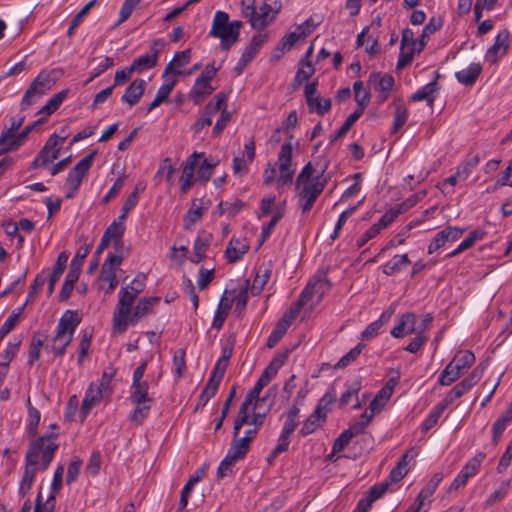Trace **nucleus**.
<instances>
[{
  "mask_svg": "<svg viewBox=\"0 0 512 512\" xmlns=\"http://www.w3.org/2000/svg\"><path fill=\"white\" fill-rule=\"evenodd\" d=\"M58 433L51 432L40 437L28 438L29 446L25 455V465L18 493L25 496L33 486L37 471H46L50 466L59 444Z\"/></svg>",
  "mask_w": 512,
  "mask_h": 512,
  "instance_id": "nucleus-1",
  "label": "nucleus"
},
{
  "mask_svg": "<svg viewBox=\"0 0 512 512\" xmlns=\"http://www.w3.org/2000/svg\"><path fill=\"white\" fill-rule=\"evenodd\" d=\"M242 26V21H230L227 12L218 10L214 14L208 36L219 39L220 49L227 52L239 41Z\"/></svg>",
  "mask_w": 512,
  "mask_h": 512,
  "instance_id": "nucleus-2",
  "label": "nucleus"
},
{
  "mask_svg": "<svg viewBox=\"0 0 512 512\" xmlns=\"http://www.w3.org/2000/svg\"><path fill=\"white\" fill-rule=\"evenodd\" d=\"M241 13L242 16L247 18L250 25L255 30H261L273 23L281 10V4L274 2V6L267 3L266 1L257 8L255 0H249L246 3L245 0L241 1Z\"/></svg>",
  "mask_w": 512,
  "mask_h": 512,
  "instance_id": "nucleus-3",
  "label": "nucleus"
},
{
  "mask_svg": "<svg viewBox=\"0 0 512 512\" xmlns=\"http://www.w3.org/2000/svg\"><path fill=\"white\" fill-rule=\"evenodd\" d=\"M475 362V355L471 351L457 353L452 361L442 370L438 377L441 386H449L458 380Z\"/></svg>",
  "mask_w": 512,
  "mask_h": 512,
  "instance_id": "nucleus-4",
  "label": "nucleus"
},
{
  "mask_svg": "<svg viewBox=\"0 0 512 512\" xmlns=\"http://www.w3.org/2000/svg\"><path fill=\"white\" fill-rule=\"evenodd\" d=\"M325 188V183L322 181H314L311 183H295L296 195L298 198V207L302 215L308 214L318 197L321 195Z\"/></svg>",
  "mask_w": 512,
  "mask_h": 512,
  "instance_id": "nucleus-5",
  "label": "nucleus"
},
{
  "mask_svg": "<svg viewBox=\"0 0 512 512\" xmlns=\"http://www.w3.org/2000/svg\"><path fill=\"white\" fill-rule=\"evenodd\" d=\"M134 302L135 298L128 293V287H122L118 293V304L112 319L115 331L119 333L126 331Z\"/></svg>",
  "mask_w": 512,
  "mask_h": 512,
  "instance_id": "nucleus-6",
  "label": "nucleus"
},
{
  "mask_svg": "<svg viewBox=\"0 0 512 512\" xmlns=\"http://www.w3.org/2000/svg\"><path fill=\"white\" fill-rule=\"evenodd\" d=\"M292 154V144L284 143L281 146L277 160L278 170L280 174L276 180L278 188L286 185H291L293 183L295 168H293L292 166Z\"/></svg>",
  "mask_w": 512,
  "mask_h": 512,
  "instance_id": "nucleus-7",
  "label": "nucleus"
},
{
  "mask_svg": "<svg viewBox=\"0 0 512 512\" xmlns=\"http://www.w3.org/2000/svg\"><path fill=\"white\" fill-rule=\"evenodd\" d=\"M330 287V280L325 274H316L302 290L299 296V306H304L314 295L321 299Z\"/></svg>",
  "mask_w": 512,
  "mask_h": 512,
  "instance_id": "nucleus-8",
  "label": "nucleus"
},
{
  "mask_svg": "<svg viewBox=\"0 0 512 512\" xmlns=\"http://www.w3.org/2000/svg\"><path fill=\"white\" fill-rule=\"evenodd\" d=\"M97 151H92L83 157L68 173L65 186L80 188L85 176L92 167Z\"/></svg>",
  "mask_w": 512,
  "mask_h": 512,
  "instance_id": "nucleus-9",
  "label": "nucleus"
},
{
  "mask_svg": "<svg viewBox=\"0 0 512 512\" xmlns=\"http://www.w3.org/2000/svg\"><path fill=\"white\" fill-rule=\"evenodd\" d=\"M268 38L267 34H256L252 37L249 45L243 51L237 65L235 66V73L237 75H241L247 65L256 57L259 53L262 45L266 42Z\"/></svg>",
  "mask_w": 512,
  "mask_h": 512,
  "instance_id": "nucleus-10",
  "label": "nucleus"
},
{
  "mask_svg": "<svg viewBox=\"0 0 512 512\" xmlns=\"http://www.w3.org/2000/svg\"><path fill=\"white\" fill-rule=\"evenodd\" d=\"M49 77L47 75H38L29 85L21 100V109L26 110L35 102L34 97H40L49 89Z\"/></svg>",
  "mask_w": 512,
  "mask_h": 512,
  "instance_id": "nucleus-11",
  "label": "nucleus"
},
{
  "mask_svg": "<svg viewBox=\"0 0 512 512\" xmlns=\"http://www.w3.org/2000/svg\"><path fill=\"white\" fill-rule=\"evenodd\" d=\"M465 231L466 228L447 226L443 230L436 233L428 246V254H432L441 247H444L447 242H454L458 240L463 235V233H465Z\"/></svg>",
  "mask_w": 512,
  "mask_h": 512,
  "instance_id": "nucleus-12",
  "label": "nucleus"
},
{
  "mask_svg": "<svg viewBox=\"0 0 512 512\" xmlns=\"http://www.w3.org/2000/svg\"><path fill=\"white\" fill-rule=\"evenodd\" d=\"M162 39L155 40L151 45V54L142 55L133 60L130 65L134 72L142 73L146 70L154 68L158 63L159 50L157 46H163Z\"/></svg>",
  "mask_w": 512,
  "mask_h": 512,
  "instance_id": "nucleus-13",
  "label": "nucleus"
},
{
  "mask_svg": "<svg viewBox=\"0 0 512 512\" xmlns=\"http://www.w3.org/2000/svg\"><path fill=\"white\" fill-rule=\"evenodd\" d=\"M72 340V335L55 329L51 342L45 346V351L52 353L55 358L62 357Z\"/></svg>",
  "mask_w": 512,
  "mask_h": 512,
  "instance_id": "nucleus-14",
  "label": "nucleus"
},
{
  "mask_svg": "<svg viewBox=\"0 0 512 512\" xmlns=\"http://www.w3.org/2000/svg\"><path fill=\"white\" fill-rule=\"evenodd\" d=\"M204 153L194 152L186 161L183 166L182 174L180 177L181 192L186 194L194 183L195 168L198 164V158L202 157Z\"/></svg>",
  "mask_w": 512,
  "mask_h": 512,
  "instance_id": "nucleus-15",
  "label": "nucleus"
},
{
  "mask_svg": "<svg viewBox=\"0 0 512 512\" xmlns=\"http://www.w3.org/2000/svg\"><path fill=\"white\" fill-rule=\"evenodd\" d=\"M147 83L144 79L136 78L126 88L124 94L121 97V101L126 103L129 107H133L139 103L143 96Z\"/></svg>",
  "mask_w": 512,
  "mask_h": 512,
  "instance_id": "nucleus-16",
  "label": "nucleus"
},
{
  "mask_svg": "<svg viewBox=\"0 0 512 512\" xmlns=\"http://www.w3.org/2000/svg\"><path fill=\"white\" fill-rule=\"evenodd\" d=\"M160 302L159 297H144L138 301L133 313L129 316V324L135 325L140 319L153 312V308Z\"/></svg>",
  "mask_w": 512,
  "mask_h": 512,
  "instance_id": "nucleus-17",
  "label": "nucleus"
},
{
  "mask_svg": "<svg viewBox=\"0 0 512 512\" xmlns=\"http://www.w3.org/2000/svg\"><path fill=\"white\" fill-rule=\"evenodd\" d=\"M390 333L394 338H403L408 334L416 333V315L408 312L399 316L398 324Z\"/></svg>",
  "mask_w": 512,
  "mask_h": 512,
  "instance_id": "nucleus-18",
  "label": "nucleus"
},
{
  "mask_svg": "<svg viewBox=\"0 0 512 512\" xmlns=\"http://www.w3.org/2000/svg\"><path fill=\"white\" fill-rule=\"evenodd\" d=\"M249 250V243L246 238L232 237L226 247L225 257L229 263H236Z\"/></svg>",
  "mask_w": 512,
  "mask_h": 512,
  "instance_id": "nucleus-19",
  "label": "nucleus"
},
{
  "mask_svg": "<svg viewBox=\"0 0 512 512\" xmlns=\"http://www.w3.org/2000/svg\"><path fill=\"white\" fill-rule=\"evenodd\" d=\"M272 269V261H268L267 263H263L261 266H259L250 287V291L253 296H257L262 292L264 286L267 284L271 277Z\"/></svg>",
  "mask_w": 512,
  "mask_h": 512,
  "instance_id": "nucleus-20",
  "label": "nucleus"
},
{
  "mask_svg": "<svg viewBox=\"0 0 512 512\" xmlns=\"http://www.w3.org/2000/svg\"><path fill=\"white\" fill-rule=\"evenodd\" d=\"M509 33L507 31L500 32L496 38L494 44L487 51V58L492 63L498 61L499 56L506 54L509 43Z\"/></svg>",
  "mask_w": 512,
  "mask_h": 512,
  "instance_id": "nucleus-21",
  "label": "nucleus"
},
{
  "mask_svg": "<svg viewBox=\"0 0 512 512\" xmlns=\"http://www.w3.org/2000/svg\"><path fill=\"white\" fill-rule=\"evenodd\" d=\"M438 89V83L435 79L413 93L409 100L410 102L426 101L427 104L432 107L436 99V92Z\"/></svg>",
  "mask_w": 512,
  "mask_h": 512,
  "instance_id": "nucleus-22",
  "label": "nucleus"
},
{
  "mask_svg": "<svg viewBox=\"0 0 512 512\" xmlns=\"http://www.w3.org/2000/svg\"><path fill=\"white\" fill-rule=\"evenodd\" d=\"M214 88L205 80L197 78L189 92V98L195 105L201 104L212 92Z\"/></svg>",
  "mask_w": 512,
  "mask_h": 512,
  "instance_id": "nucleus-23",
  "label": "nucleus"
},
{
  "mask_svg": "<svg viewBox=\"0 0 512 512\" xmlns=\"http://www.w3.org/2000/svg\"><path fill=\"white\" fill-rule=\"evenodd\" d=\"M80 322L81 317L78 315L77 311L66 310L59 319L56 329L73 336Z\"/></svg>",
  "mask_w": 512,
  "mask_h": 512,
  "instance_id": "nucleus-24",
  "label": "nucleus"
},
{
  "mask_svg": "<svg viewBox=\"0 0 512 512\" xmlns=\"http://www.w3.org/2000/svg\"><path fill=\"white\" fill-rule=\"evenodd\" d=\"M482 72L480 63H471L468 67L455 73L457 81L465 86H472Z\"/></svg>",
  "mask_w": 512,
  "mask_h": 512,
  "instance_id": "nucleus-25",
  "label": "nucleus"
},
{
  "mask_svg": "<svg viewBox=\"0 0 512 512\" xmlns=\"http://www.w3.org/2000/svg\"><path fill=\"white\" fill-rule=\"evenodd\" d=\"M191 59V50L186 49L181 52H176L173 59L166 65L163 75V78L168 77L169 75L178 76L181 74V71L175 70L173 68L174 65H177L178 67H184L190 62Z\"/></svg>",
  "mask_w": 512,
  "mask_h": 512,
  "instance_id": "nucleus-26",
  "label": "nucleus"
},
{
  "mask_svg": "<svg viewBox=\"0 0 512 512\" xmlns=\"http://www.w3.org/2000/svg\"><path fill=\"white\" fill-rule=\"evenodd\" d=\"M149 384L147 381H132L130 401L132 404H139L140 402H153L149 396Z\"/></svg>",
  "mask_w": 512,
  "mask_h": 512,
  "instance_id": "nucleus-27",
  "label": "nucleus"
},
{
  "mask_svg": "<svg viewBox=\"0 0 512 512\" xmlns=\"http://www.w3.org/2000/svg\"><path fill=\"white\" fill-rule=\"evenodd\" d=\"M23 145V141H18L16 131L2 130L0 135V155L17 150Z\"/></svg>",
  "mask_w": 512,
  "mask_h": 512,
  "instance_id": "nucleus-28",
  "label": "nucleus"
},
{
  "mask_svg": "<svg viewBox=\"0 0 512 512\" xmlns=\"http://www.w3.org/2000/svg\"><path fill=\"white\" fill-rule=\"evenodd\" d=\"M69 255L67 252L63 251L58 255L57 261L53 267V272L50 275L49 281H48V287L47 292L48 295H51L54 291L55 284L60 279L62 273L64 272L67 261H68Z\"/></svg>",
  "mask_w": 512,
  "mask_h": 512,
  "instance_id": "nucleus-29",
  "label": "nucleus"
},
{
  "mask_svg": "<svg viewBox=\"0 0 512 512\" xmlns=\"http://www.w3.org/2000/svg\"><path fill=\"white\" fill-rule=\"evenodd\" d=\"M124 220H114L105 230L103 236L106 237L109 241L113 240L114 247L116 250H119L123 246L122 236L125 231V227L123 224Z\"/></svg>",
  "mask_w": 512,
  "mask_h": 512,
  "instance_id": "nucleus-30",
  "label": "nucleus"
},
{
  "mask_svg": "<svg viewBox=\"0 0 512 512\" xmlns=\"http://www.w3.org/2000/svg\"><path fill=\"white\" fill-rule=\"evenodd\" d=\"M201 199H194L190 209L184 216V229L190 230L202 218L207 207H203Z\"/></svg>",
  "mask_w": 512,
  "mask_h": 512,
  "instance_id": "nucleus-31",
  "label": "nucleus"
},
{
  "mask_svg": "<svg viewBox=\"0 0 512 512\" xmlns=\"http://www.w3.org/2000/svg\"><path fill=\"white\" fill-rule=\"evenodd\" d=\"M165 82L159 87L154 100L150 103L147 108V112H151L153 109L158 107L162 102H164L172 92L174 86L177 83V79L175 77L168 79V77L164 78Z\"/></svg>",
  "mask_w": 512,
  "mask_h": 512,
  "instance_id": "nucleus-32",
  "label": "nucleus"
},
{
  "mask_svg": "<svg viewBox=\"0 0 512 512\" xmlns=\"http://www.w3.org/2000/svg\"><path fill=\"white\" fill-rule=\"evenodd\" d=\"M369 82L378 84V90L382 92V95L380 96L381 101H385L387 99L388 93L392 90L395 83L392 75H381L380 73H372L369 77Z\"/></svg>",
  "mask_w": 512,
  "mask_h": 512,
  "instance_id": "nucleus-33",
  "label": "nucleus"
},
{
  "mask_svg": "<svg viewBox=\"0 0 512 512\" xmlns=\"http://www.w3.org/2000/svg\"><path fill=\"white\" fill-rule=\"evenodd\" d=\"M276 375L269 369L265 368L259 379L255 383L253 389L249 392L246 399L254 402L255 405L260 401L259 395L261 390L267 386Z\"/></svg>",
  "mask_w": 512,
  "mask_h": 512,
  "instance_id": "nucleus-34",
  "label": "nucleus"
},
{
  "mask_svg": "<svg viewBox=\"0 0 512 512\" xmlns=\"http://www.w3.org/2000/svg\"><path fill=\"white\" fill-rule=\"evenodd\" d=\"M320 408H315L314 412L306 419L299 434L306 437L312 434L326 420V416L320 412Z\"/></svg>",
  "mask_w": 512,
  "mask_h": 512,
  "instance_id": "nucleus-35",
  "label": "nucleus"
},
{
  "mask_svg": "<svg viewBox=\"0 0 512 512\" xmlns=\"http://www.w3.org/2000/svg\"><path fill=\"white\" fill-rule=\"evenodd\" d=\"M55 137H49L44 147L38 153L41 164L47 166L53 160L57 159L60 153V147L55 145Z\"/></svg>",
  "mask_w": 512,
  "mask_h": 512,
  "instance_id": "nucleus-36",
  "label": "nucleus"
},
{
  "mask_svg": "<svg viewBox=\"0 0 512 512\" xmlns=\"http://www.w3.org/2000/svg\"><path fill=\"white\" fill-rule=\"evenodd\" d=\"M409 453L403 454L396 466L390 471L386 481L390 483H397L401 481L408 473Z\"/></svg>",
  "mask_w": 512,
  "mask_h": 512,
  "instance_id": "nucleus-37",
  "label": "nucleus"
},
{
  "mask_svg": "<svg viewBox=\"0 0 512 512\" xmlns=\"http://www.w3.org/2000/svg\"><path fill=\"white\" fill-rule=\"evenodd\" d=\"M146 185L143 182L136 184L134 190L129 194L125 203L122 206V214L119 216L120 220H125L127 214L137 205L139 201V194L143 192Z\"/></svg>",
  "mask_w": 512,
  "mask_h": 512,
  "instance_id": "nucleus-38",
  "label": "nucleus"
},
{
  "mask_svg": "<svg viewBox=\"0 0 512 512\" xmlns=\"http://www.w3.org/2000/svg\"><path fill=\"white\" fill-rule=\"evenodd\" d=\"M395 113L391 133L396 134L405 125L408 120L409 112L405 104L401 101L395 102Z\"/></svg>",
  "mask_w": 512,
  "mask_h": 512,
  "instance_id": "nucleus-39",
  "label": "nucleus"
},
{
  "mask_svg": "<svg viewBox=\"0 0 512 512\" xmlns=\"http://www.w3.org/2000/svg\"><path fill=\"white\" fill-rule=\"evenodd\" d=\"M390 317L391 313L383 312L376 321L370 323L365 330L362 331V339L371 340L376 337L379 330L389 321Z\"/></svg>",
  "mask_w": 512,
  "mask_h": 512,
  "instance_id": "nucleus-40",
  "label": "nucleus"
},
{
  "mask_svg": "<svg viewBox=\"0 0 512 512\" xmlns=\"http://www.w3.org/2000/svg\"><path fill=\"white\" fill-rule=\"evenodd\" d=\"M45 335L35 332L32 336L28 350V365L32 366L35 361L39 360L40 352L45 342Z\"/></svg>",
  "mask_w": 512,
  "mask_h": 512,
  "instance_id": "nucleus-41",
  "label": "nucleus"
},
{
  "mask_svg": "<svg viewBox=\"0 0 512 512\" xmlns=\"http://www.w3.org/2000/svg\"><path fill=\"white\" fill-rule=\"evenodd\" d=\"M392 392V386L385 385L382 387L370 402L369 410L373 412H380L385 406L386 402L390 399Z\"/></svg>",
  "mask_w": 512,
  "mask_h": 512,
  "instance_id": "nucleus-42",
  "label": "nucleus"
},
{
  "mask_svg": "<svg viewBox=\"0 0 512 512\" xmlns=\"http://www.w3.org/2000/svg\"><path fill=\"white\" fill-rule=\"evenodd\" d=\"M67 95H68L67 89L61 90L60 92L56 93L39 110L38 114H44L46 116H50L52 113H54L60 107V105L63 103V101L67 98Z\"/></svg>",
  "mask_w": 512,
  "mask_h": 512,
  "instance_id": "nucleus-43",
  "label": "nucleus"
},
{
  "mask_svg": "<svg viewBox=\"0 0 512 512\" xmlns=\"http://www.w3.org/2000/svg\"><path fill=\"white\" fill-rule=\"evenodd\" d=\"M408 264H410V259L407 254L395 255L391 260L384 264L383 273L391 276Z\"/></svg>",
  "mask_w": 512,
  "mask_h": 512,
  "instance_id": "nucleus-44",
  "label": "nucleus"
},
{
  "mask_svg": "<svg viewBox=\"0 0 512 512\" xmlns=\"http://www.w3.org/2000/svg\"><path fill=\"white\" fill-rule=\"evenodd\" d=\"M135 408L129 416V420L135 425H142L144 420L148 417L149 412L152 407V402H140L139 404H134Z\"/></svg>",
  "mask_w": 512,
  "mask_h": 512,
  "instance_id": "nucleus-45",
  "label": "nucleus"
},
{
  "mask_svg": "<svg viewBox=\"0 0 512 512\" xmlns=\"http://www.w3.org/2000/svg\"><path fill=\"white\" fill-rule=\"evenodd\" d=\"M290 327V320L280 319L276 324V327L273 329L271 334L267 340V347L273 348L286 334L288 328Z\"/></svg>",
  "mask_w": 512,
  "mask_h": 512,
  "instance_id": "nucleus-46",
  "label": "nucleus"
},
{
  "mask_svg": "<svg viewBox=\"0 0 512 512\" xmlns=\"http://www.w3.org/2000/svg\"><path fill=\"white\" fill-rule=\"evenodd\" d=\"M443 25V21L441 18L431 17L429 22L424 26L421 34V38L419 40V48L418 52H421L426 45V38L440 30Z\"/></svg>",
  "mask_w": 512,
  "mask_h": 512,
  "instance_id": "nucleus-47",
  "label": "nucleus"
},
{
  "mask_svg": "<svg viewBox=\"0 0 512 512\" xmlns=\"http://www.w3.org/2000/svg\"><path fill=\"white\" fill-rule=\"evenodd\" d=\"M363 113V108H357L353 113H351L347 117L345 122L342 124V126L339 128V130L332 137L331 141L333 142L345 136L350 130V128L354 125V123L362 116Z\"/></svg>",
  "mask_w": 512,
  "mask_h": 512,
  "instance_id": "nucleus-48",
  "label": "nucleus"
},
{
  "mask_svg": "<svg viewBox=\"0 0 512 512\" xmlns=\"http://www.w3.org/2000/svg\"><path fill=\"white\" fill-rule=\"evenodd\" d=\"M253 402L249 401V400H245L243 402V404L241 405L240 407V410H239V413H238V416L237 418L235 419V422H234V427H233V435L236 437L239 435V431L240 429L245 425V424H250V417L248 415V409H249V406L252 404Z\"/></svg>",
  "mask_w": 512,
  "mask_h": 512,
  "instance_id": "nucleus-49",
  "label": "nucleus"
},
{
  "mask_svg": "<svg viewBox=\"0 0 512 512\" xmlns=\"http://www.w3.org/2000/svg\"><path fill=\"white\" fill-rule=\"evenodd\" d=\"M480 162V157L478 155H475L465 161H463L456 170L457 177H459V180L463 181L466 180L472 171L477 167V165Z\"/></svg>",
  "mask_w": 512,
  "mask_h": 512,
  "instance_id": "nucleus-50",
  "label": "nucleus"
},
{
  "mask_svg": "<svg viewBox=\"0 0 512 512\" xmlns=\"http://www.w3.org/2000/svg\"><path fill=\"white\" fill-rule=\"evenodd\" d=\"M96 0H91L87 4H85L82 9L74 16V18L71 20L70 25L67 30V36L73 37L75 34L76 28L81 24L84 17L89 13L90 9L95 5Z\"/></svg>",
  "mask_w": 512,
  "mask_h": 512,
  "instance_id": "nucleus-51",
  "label": "nucleus"
},
{
  "mask_svg": "<svg viewBox=\"0 0 512 512\" xmlns=\"http://www.w3.org/2000/svg\"><path fill=\"white\" fill-rule=\"evenodd\" d=\"M40 420L41 413L39 410H31L30 412H27L25 429L28 438L37 436Z\"/></svg>",
  "mask_w": 512,
  "mask_h": 512,
  "instance_id": "nucleus-52",
  "label": "nucleus"
},
{
  "mask_svg": "<svg viewBox=\"0 0 512 512\" xmlns=\"http://www.w3.org/2000/svg\"><path fill=\"white\" fill-rule=\"evenodd\" d=\"M231 309V304L228 302H224V299L218 304L216 313L213 318L212 327L220 330L225 322L226 317L228 316Z\"/></svg>",
  "mask_w": 512,
  "mask_h": 512,
  "instance_id": "nucleus-53",
  "label": "nucleus"
},
{
  "mask_svg": "<svg viewBox=\"0 0 512 512\" xmlns=\"http://www.w3.org/2000/svg\"><path fill=\"white\" fill-rule=\"evenodd\" d=\"M211 240L212 235L210 233H207L205 231L199 232L194 242L193 253L198 254L199 256L206 255Z\"/></svg>",
  "mask_w": 512,
  "mask_h": 512,
  "instance_id": "nucleus-54",
  "label": "nucleus"
},
{
  "mask_svg": "<svg viewBox=\"0 0 512 512\" xmlns=\"http://www.w3.org/2000/svg\"><path fill=\"white\" fill-rule=\"evenodd\" d=\"M201 478H202L201 475L191 476L189 478V480L187 481V483L184 485L182 492H181V496H180L178 511H182V510L186 509V507L188 505V499H189L190 493H191L194 485L197 482H199L201 480Z\"/></svg>",
  "mask_w": 512,
  "mask_h": 512,
  "instance_id": "nucleus-55",
  "label": "nucleus"
},
{
  "mask_svg": "<svg viewBox=\"0 0 512 512\" xmlns=\"http://www.w3.org/2000/svg\"><path fill=\"white\" fill-rule=\"evenodd\" d=\"M364 347L365 344L358 343L354 348H352L339 359V361L335 364V368L343 369L347 367L350 363L354 362L359 357Z\"/></svg>",
  "mask_w": 512,
  "mask_h": 512,
  "instance_id": "nucleus-56",
  "label": "nucleus"
},
{
  "mask_svg": "<svg viewBox=\"0 0 512 512\" xmlns=\"http://www.w3.org/2000/svg\"><path fill=\"white\" fill-rule=\"evenodd\" d=\"M445 410L440 405H435L421 424V431L428 432L437 423Z\"/></svg>",
  "mask_w": 512,
  "mask_h": 512,
  "instance_id": "nucleus-57",
  "label": "nucleus"
},
{
  "mask_svg": "<svg viewBox=\"0 0 512 512\" xmlns=\"http://www.w3.org/2000/svg\"><path fill=\"white\" fill-rule=\"evenodd\" d=\"M485 458L486 454L484 452H478L473 458L469 459L460 472L467 474L469 478L476 475Z\"/></svg>",
  "mask_w": 512,
  "mask_h": 512,
  "instance_id": "nucleus-58",
  "label": "nucleus"
},
{
  "mask_svg": "<svg viewBox=\"0 0 512 512\" xmlns=\"http://www.w3.org/2000/svg\"><path fill=\"white\" fill-rule=\"evenodd\" d=\"M301 38H304L302 34L296 29L293 32L286 34L278 43L276 52L285 53L294 46V44Z\"/></svg>",
  "mask_w": 512,
  "mask_h": 512,
  "instance_id": "nucleus-59",
  "label": "nucleus"
},
{
  "mask_svg": "<svg viewBox=\"0 0 512 512\" xmlns=\"http://www.w3.org/2000/svg\"><path fill=\"white\" fill-rule=\"evenodd\" d=\"M307 105L310 112H316L318 115L322 116L330 110L331 100L329 98L321 99L317 96L316 98L310 99Z\"/></svg>",
  "mask_w": 512,
  "mask_h": 512,
  "instance_id": "nucleus-60",
  "label": "nucleus"
},
{
  "mask_svg": "<svg viewBox=\"0 0 512 512\" xmlns=\"http://www.w3.org/2000/svg\"><path fill=\"white\" fill-rule=\"evenodd\" d=\"M173 366H174V373L176 375L177 379H180L184 376L187 366H186V360H185V350L184 349H178L173 356Z\"/></svg>",
  "mask_w": 512,
  "mask_h": 512,
  "instance_id": "nucleus-61",
  "label": "nucleus"
},
{
  "mask_svg": "<svg viewBox=\"0 0 512 512\" xmlns=\"http://www.w3.org/2000/svg\"><path fill=\"white\" fill-rule=\"evenodd\" d=\"M444 475L442 472H436L430 481L420 491V498H429L434 494L439 484L442 482Z\"/></svg>",
  "mask_w": 512,
  "mask_h": 512,
  "instance_id": "nucleus-62",
  "label": "nucleus"
},
{
  "mask_svg": "<svg viewBox=\"0 0 512 512\" xmlns=\"http://www.w3.org/2000/svg\"><path fill=\"white\" fill-rule=\"evenodd\" d=\"M360 389L361 384L359 381H355L347 385L345 392L341 395L339 399V406L344 407L348 405L353 398H356L358 396Z\"/></svg>",
  "mask_w": 512,
  "mask_h": 512,
  "instance_id": "nucleus-63",
  "label": "nucleus"
},
{
  "mask_svg": "<svg viewBox=\"0 0 512 512\" xmlns=\"http://www.w3.org/2000/svg\"><path fill=\"white\" fill-rule=\"evenodd\" d=\"M353 89L355 92V101L358 104V108H363L364 111L369 102L370 94L364 89L362 81H356L353 85Z\"/></svg>",
  "mask_w": 512,
  "mask_h": 512,
  "instance_id": "nucleus-64",
  "label": "nucleus"
}]
</instances>
